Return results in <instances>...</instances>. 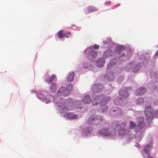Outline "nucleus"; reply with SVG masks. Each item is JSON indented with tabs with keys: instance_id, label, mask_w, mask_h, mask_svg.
<instances>
[{
	"instance_id": "nucleus-10",
	"label": "nucleus",
	"mask_w": 158,
	"mask_h": 158,
	"mask_svg": "<svg viewBox=\"0 0 158 158\" xmlns=\"http://www.w3.org/2000/svg\"><path fill=\"white\" fill-rule=\"evenodd\" d=\"M127 92V89H120L118 92L119 96L124 100L125 99L127 98L129 96Z\"/></svg>"
},
{
	"instance_id": "nucleus-45",
	"label": "nucleus",
	"mask_w": 158,
	"mask_h": 158,
	"mask_svg": "<svg viewBox=\"0 0 158 158\" xmlns=\"http://www.w3.org/2000/svg\"><path fill=\"white\" fill-rule=\"evenodd\" d=\"M156 88V87L155 86L154 87V88L155 89Z\"/></svg>"
},
{
	"instance_id": "nucleus-32",
	"label": "nucleus",
	"mask_w": 158,
	"mask_h": 158,
	"mask_svg": "<svg viewBox=\"0 0 158 158\" xmlns=\"http://www.w3.org/2000/svg\"><path fill=\"white\" fill-rule=\"evenodd\" d=\"M136 124L132 121H130L129 122V127L131 129H134L136 126Z\"/></svg>"
},
{
	"instance_id": "nucleus-14",
	"label": "nucleus",
	"mask_w": 158,
	"mask_h": 158,
	"mask_svg": "<svg viewBox=\"0 0 158 158\" xmlns=\"http://www.w3.org/2000/svg\"><path fill=\"white\" fill-rule=\"evenodd\" d=\"M108 109V107L105 103L102 102L100 103L98 111L100 113H103L106 112Z\"/></svg>"
},
{
	"instance_id": "nucleus-6",
	"label": "nucleus",
	"mask_w": 158,
	"mask_h": 158,
	"mask_svg": "<svg viewBox=\"0 0 158 158\" xmlns=\"http://www.w3.org/2000/svg\"><path fill=\"white\" fill-rule=\"evenodd\" d=\"M123 111L120 108L117 107H113L111 109L110 114L112 116L119 117L122 116Z\"/></svg>"
},
{
	"instance_id": "nucleus-26",
	"label": "nucleus",
	"mask_w": 158,
	"mask_h": 158,
	"mask_svg": "<svg viewBox=\"0 0 158 158\" xmlns=\"http://www.w3.org/2000/svg\"><path fill=\"white\" fill-rule=\"evenodd\" d=\"M113 54L112 51L110 49H108L105 52L104 56L107 57L111 56Z\"/></svg>"
},
{
	"instance_id": "nucleus-13",
	"label": "nucleus",
	"mask_w": 158,
	"mask_h": 158,
	"mask_svg": "<svg viewBox=\"0 0 158 158\" xmlns=\"http://www.w3.org/2000/svg\"><path fill=\"white\" fill-rule=\"evenodd\" d=\"M44 77L45 81L48 84L50 83L56 78V77L54 74L49 75L46 74Z\"/></svg>"
},
{
	"instance_id": "nucleus-43",
	"label": "nucleus",
	"mask_w": 158,
	"mask_h": 158,
	"mask_svg": "<svg viewBox=\"0 0 158 158\" xmlns=\"http://www.w3.org/2000/svg\"><path fill=\"white\" fill-rule=\"evenodd\" d=\"M125 53L124 52H122V55H121V56H125Z\"/></svg>"
},
{
	"instance_id": "nucleus-42",
	"label": "nucleus",
	"mask_w": 158,
	"mask_h": 158,
	"mask_svg": "<svg viewBox=\"0 0 158 158\" xmlns=\"http://www.w3.org/2000/svg\"><path fill=\"white\" fill-rule=\"evenodd\" d=\"M111 3V1H109V2H106L105 3V4H110Z\"/></svg>"
},
{
	"instance_id": "nucleus-28",
	"label": "nucleus",
	"mask_w": 158,
	"mask_h": 158,
	"mask_svg": "<svg viewBox=\"0 0 158 158\" xmlns=\"http://www.w3.org/2000/svg\"><path fill=\"white\" fill-rule=\"evenodd\" d=\"M74 76V73L72 72L70 73L68 76L67 81L68 82H71L73 81Z\"/></svg>"
},
{
	"instance_id": "nucleus-16",
	"label": "nucleus",
	"mask_w": 158,
	"mask_h": 158,
	"mask_svg": "<svg viewBox=\"0 0 158 158\" xmlns=\"http://www.w3.org/2000/svg\"><path fill=\"white\" fill-rule=\"evenodd\" d=\"M93 130V128L91 126L85 127L82 131V135L84 136H86L89 135Z\"/></svg>"
},
{
	"instance_id": "nucleus-9",
	"label": "nucleus",
	"mask_w": 158,
	"mask_h": 158,
	"mask_svg": "<svg viewBox=\"0 0 158 158\" xmlns=\"http://www.w3.org/2000/svg\"><path fill=\"white\" fill-rule=\"evenodd\" d=\"M144 119L143 117H139L137 118L138 122L137 127L139 129H141L144 127L146 122L144 121Z\"/></svg>"
},
{
	"instance_id": "nucleus-47",
	"label": "nucleus",
	"mask_w": 158,
	"mask_h": 158,
	"mask_svg": "<svg viewBox=\"0 0 158 158\" xmlns=\"http://www.w3.org/2000/svg\"><path fill=\"white\" fill-rule=\"evenodd\" d=\"M157 111L158 112V111Z\"/></svg>"
},
{
	"instance_id": "nucleus-29",
	"label": "nucleus",
	"mask_w": 158,
	"mask_h": 158,
	"mask_svg": "<svg viewBox=\"0 0 158 158\" xmlns=\"http://www.w3.org/2000/svg\"><path fill=\"white\" fill-rule=\"evenodd\" d=\"M63 31L61 30L60 31L57 33L58 37L60 39H62L65 36L66 34H63Z\"/></svg>"
},
{
	"instance_id": "nucleus-35",
	"label": "nucleus",
	"mask_w": 158,
	"mask_h": 158,
	"mask_svg": "<svg viewBox=\"0 0 158 158\" xmlns=\"http://www.w3.org/2000/svg\"><path fill=\"white\" fill-rule=\"evenodd\" d=\"M126 125V123H124L121 124L120 128L123 131H124L125 129V127Z\"/></svg>"
},
{
	"instance_id": "nucleus-24",
	"label": "nucleus",
	"mask_w": 158,
	"mask_h": 158,
	"mask_svg": "<svg viewBox=\"0 0 158 158\" xmlns=\"http://www.w3.org/2000/svg\"><path fill=\"white\" fill-rule=\"evenodd\" d=\"M54 100V103H55V100L54 99L53 96L51 95H48L45 99H44L46 103H48L51 102V101Z\"/></svg>"
},
{
	"instance_id": "nucleus-25",
	"label": "nucleus",
	"mask_w": 158,
	"mask_h": 158,
	"mask_svg": "<svg viewBox=\"0 0 158 158\" xmlns=\"http://www.w3.org/2000/svg\"><path fill=\"white\" fill-rule=\"evenodd\" d=\"M58 86L55 82H52L50 85V89L52 92H55L57 90Z\"/></svg>"
},
{
	"instance_id": "nucleus-12",
	"label": "nucleus",
	"mask_w": 158,
	"mask_h": 158,
	"mask_svg": "<svg viewBox=\"0 0 158 158\" xmlns=\"http://www.w3.org/2000/svg\"><path fill=\"white\" fill-rule=\"evenodd\" d=\"M98 54V52L94 50H90L87 56L88 59L89 60H92L94 58H96Z\"/></svg>"
},
{
	"instance_id": "nucleus-37",
	"label": "nucleus",
	"mask_w": 158,
	"mask_h": 158,
	"mask_svg": "<svg viewBox=\"0 0 158 158\" xmlns=\"http://www.w3.org/2000/svg\"><path fill=\"white\" fill-rule=\"evenodd\" d=\"M94 48L95 49H98L99 48V46L97 44H95L94 46Z\"/></svg>"
},
{
	"instance_id": "nucleus-21",
	"label": "nucleus",
	"mask_w": 158,
	"mask_h": 158,
	"mask_svg": "<svg viewBox=\"0 0 158 158\" xmlns=\"http://www.w3.org/2000/svg\"><path fill=\"white\" fill-rule=\"evenodd\" d=\"M104 76L109 81L113 80L114 78V73L113 72H109L106 75H105Z\"/></svg>"
},
{
	"instance_id": "nucleus-22",
	"label": "nucleus",
	"mask_w": 158,
	"mask_h": 158,
	"mask_svg": "<svg viewBox=\"0 0 158 158\" xmlns=\"http://www.w3.org/2000/svg\"><path fill=\"white\" fill-rule=\"evenodd\" d=\"M124 101L123 98L121 97H118L114 100V102L115 105L119 106L122 105Z\"/></svg>"
},
{
	"instance_id": "nucleus-1",
	"label": "nucleus",
	"mask_w": 158,
	"mask_h": 158,
	"mask_svg": "<svg viewBox=\"0 0 158 158\" xmlns=\"http://www.w3.org/2000/svg\"><path fill=\"white\" fill-rule=\"evenodd\" d=\"M102 129L98 131L99 134L102 136H108L114 137L115 136L114 131H110V125L108 123L104 122L102 125Z\"/></svg>"
},
{
	"instance_id": "nucleus-40",
	"label": "nucleus",
	"mask_w": 158,
	"mask_h": 158,
	"mask_svg": "<svg viewBox=\"0 0 158 158\" xmlns=\"http://www.w3.org/2000/svg\"><path fill=\"white\" fill-rule=\"evenodd\" d=\"M66 34L65 35V36L66 38H68L69 36L67 35V34H70V32H68L67 33H66Z\"/></svg>"
},
{
	"instance_id": "nucleus-44",
	"label": "nucleus",
	"mask_w": 158,
	"mask_h": 158,
	"mask_svg": "<svg viewBox=\"0 0 158 158\" xmlns=\"http://www.w3.org/2000/svg\"><path fill=\"white\" fill-rule=\"evenodd\" d=\"M148 158H154V157L152 156H148Z\"/></svg>"
},
{
	"instance_id": "nucleus-23",
	"label": "nucleus",
	"mask_w": 158,
	"mask_h": 158,
	"mask_svg": "<svg viewBox=\"0 0 158 158\" xmlns=\"http://www.w3.org/2000/svg\"><path fill=\"white\" fill-rule=\"evenodd\" d=\"M92 99L89 95L85 96L82 99V101L86 104H89L92 101Z\"/></svg>"
},
{
	"instance_id": "nucleus-2",
	"label": "nucleus",
	"mask_w": 158,
	"mask_h": 158,
	"mask_svg": "<svg viewBox=\"0 0 158 158\" xmlns=\"http://www.w3.org/2000/svg\"><path fill=\"white\" fill-rule=\"evenodd\" d=\"M81 102V101H77V102H72V100L71 98H68L66 101L64 98H60L58 101V102H56V104L57 106L61 107L65 103L67 104L68 103V105L69 106V105L71 106L72 105L73 106H75L76 107H79L77 106V104H80Z\"/></svg>"
},
{
	"instance_id": "nucleus-46",
	"label": "nucleus",
	"mask_w": 158,
	"mask_h": 158,
	"mask_svg": "<svg viewBox=\"0 0 158 158\" xmlns=\"http://www.w3.org/2000/svg\"><path fill=\"white\" fill-rule=\"evenodd\" d=\"M116 60H115V61L114 62H116Z\"/></svg>"
},
{
	"instance_id": "nucleus-27",
	"label": "nucleus",
	"mask_w": 158,
	"mask_h": 158,
	"mask_svg": "<svg viewBox=\"0 0 158 158\" xmlns=\"http://www.w3.org/2000/svg\"><path fill=\"white\" fill-rule=\"evenodd\" d=\"M119 123L117 121H115L113 122L112 124V127L113 129H115L119 128Z\"/></svg>"
},
{
	"instance_id": "nucleus-30",
	"label": "nucleus",
	"mask_w": 158,
	"mask_h": 158,
	"mask_svg": "<svg viewBox=\"0 0 158 158\" xmlns=\"http://www.w3.org/2000/svg\"><path fill=\"white\" fill-rule=\"evenodd\" d=\"M144 102V99L143 98H140L137 99L135 101V103L137 105H141Z\"/></svg>"
},
{
	"instance_id": "nucleus-38",
	"label": "nucleus",
	"mask_w": 158,
	"mask_h": 158,
	"mask_svg": "<svg viewBox=\"0 0 158 158\" xmlns=\"http://www.w3.org/2000/svg\"><path fill=\"white\" fill-rule=\"evenodd\" d=\"M88 66V64L87 63H84L82 64V67L85 68H87Z\"/></svg>"
},
{
	"instance_id": "nucleus-39",
	"label": "nucleus",
	"mask_w": 158,
	"mask_h": 158,
	"mask_svg": "<svg viewBox=\"0 0 158 158\" xmlns=\"http://www.w3.org/2000/svg\"><path fill=\"white\" fill-rule=\"evenodd\" d=\"M103 42L104 44H108V42L107 40H104L103 41Z\"/></svg>"
},
{
	"instance_id": "nucleus-34",
	"label": "nucleus",
	"mask_w": 158,
	"mask_h": 158,
	"mask_svg": "<svg viewBox=\"0 0 158 158\" xmlns=\"http://www.w3.org/2000/svg\"><path fill=\"white\" fill-rule=\"evenodd\" d=\"M152 78H158V73H156L151 72L150 74Z\"/></svg>"
},
{
	"instance_id": "nucleus-7",
	"label": "nucleus",
	"mask_w": 158,
	"mask_h": 158,
	"mask_svg": "<svg viewBox=\"0 0 158 158\" xmlns=\"http://www.w3.org/2000/svg\"><path fill=\"white\" fill-rule=\"evenodd\" d=\"M105 97L104 94L101 95L96 97L92 101V104L93 106L97 105L98 103L103 102V100Z\"/></svg>"
},
{
	"instance_id": "nucleus-20",
	"label": "nucleus",
	"mask_w": 158,
	"mask_h": 158,
	"mask_svg": "<svg viewBox=\"0 0 158 158\" xmlns=\"http://www.w3.org/2000/svg\"><path fill=\"white\" fill-rule=\"evenodd\" d=\"M151 146L150 145H147L145 146L143 149L141 151V152L143 154V152H145V153L148 155V156H150V154L151 152L150 151V147Z\"/></svg>"
},
{
	"instance_id": "nucleus-41",
	"label": "nucleus",
	"mask_w": 158,
	"mask_h": 158,
	"mask_svg": "<svg viewBox=\"0 0 158 158\" xmlns=\"http://www.w3.org/2000/svg\"><path fill=\"white\" fill-rule=\"evenodd\" d=\"M158 55V50L156 51V52L155 56H157Z\"/></svg>"
},
{
	"instance_id": "nucleus-19",
	"label": "nucleus",
	"mask_w": 158,
	"mask_h": 158,
	"mask_svg": "<svg viewBox=\"0 0 158 158\" xmlns=\"http://www.w3.org/2000/svg\"><path fill=\"white\" fill-rule=\"evenodd\" d=\"M105 60L104 58L101 57L98 59L96 65L98 67H102L105 64Z\"/></svg>"
},
{
	"instance_id": "nucleus-8",
	"label": "nucleus",
	"mask_w": 158,
	"mask_h": 158,
	"mask_svg": "<svg viewBox=\"0 0 158 158\" xmlns=\"http://www.w3.org/2000/svg\"><path fill=\"white\" fill-rule=\"evenodd\" d=\"M144 112L146 117L147 118H151L153 115V111L150 106H148L146 107Z\"/></svg>"
},
{
	"instance_id": "nucleus-11",
	"label": "nucleus",
	"mask_w": 158,
	"mask_h": 158,
	"mask_svg": "<svg viewBox=\"0 0 158 158\" xmlns=\"http://www.w3.org/2000/svg\"><path fill=\"white\" fill-rule=\"evenodd\" d=\"M103 85L101 84H96L93 85L92 89L94 92H99L103 89Z\"/></svg>"
},
{
	"instance_id": "nucleus-17",
	"label": "nucleus",
	"mask_w": 158,
	"mask_h": 158,
	"mask_svg": "<svg viewBox=\"0 0 158 158\" xmlns=\"http://www.w3.org/2000/svg\"><path fill=\"white\" fill-rule=\"evenodd\" d=\"M98 9L96 7L93 6H89L85 10V14H88L93 12L96 11Z\"/></svg>"
},
{
	"instance_id": "nucleus-3",
	"label": "nucleus",
	"mask_w": 158,
	"mask_h": 158,
	"mask_svg": "<svg viewBox=\"0 0 158 158\" xmlns=\"http://www.w3.org/2000/svg\"><path fill=\"white\" fill-rule=\"evenodd\" d=\"M72 89V85L69 84L67 85L66 87L62 86L59 89L57 93V95L60 96L62 95L64 97L67 96L70 93Z\"/></svg>"
},
{
	"instance_id": "nucleus-33",
	"label": "nucleus",
	"mask_w": 158,
	"mask_h": 158,
	"mask_svg": "<svg viewBox=\"0 0 158 158\" xmlns=\"http://www.w3.org/2000/svg\"><path fill=\"white\" fill-rule=\"evenodd\" d=\"M111 97L110 96H108L106 97H105L104 99L103 100V103L106 104L111 99Z\"/></svg>"
},
{
	"instance_id": "nucleus-31",
	"label": "nucleus",
	"mask_w": 158,
	"mask_h": 158,
	"mask_svg": "<svg viewBox=\"0 0 158 158\" xmlns=\"http://www.w3.org/2000/svg\"><path fill=\"white\" fill-rule=\"evenodd\" d=\"M69 110L68 108L65 106H64L61 109L60 111L61 113H64L67 112Z\"/></svg>"
},
{
	"instance_id": "nucleus-5",
	"label": "nucleus",
	"mask_w": 158,
	"mask_h": 158,
	"mask_svg": "<svg viewBox=\"0 0 158 158\" xmlns=\"http://www.w3.org/2000/svg\"><path fill=\"white\" fill-rule=\"evenodd\" d=\"M141 67V63H137L136 64L134 62H131L126 65V68L127 70H129V69H132L133 72L135 73L137 72Z\"/></svg>"
},
{
	"instance_id": "nucleus-15",
	"label": "nucleus",
	"mask_w": 158,
	"mask_h": 158,
	"mask_svg": "<svg viewBox=\"0 0 158 158\" xmlns=\"http://www.w3.org/2000/svg\"><path fill=\"white\" fill-rule=\"evenodd\" d=\"M64 116L66 118L69 120L77 119L78 117L77 115L73 113H66L64 114Z\"/></svg>"
},
{
	"instance_id": "nucleus-4",
	"label": "nucleus",
	"mask_w": 158,
	"mask_h": 158,
	"mask_svg": "<svg viewBox=\"0 0 158 158\" xmlns=\"http://www.w3.org/2000/svg\"><path fill=\"white\" fill-rule=\"evenodd\" d=\"M105 121V120L103 119L102 116H99L98 118H97L96 115H94L89 117L87 121V123L89 125L94 123L98 124L102 123V122H104Z\"/></svg>"
},
{
	"instance_id": "nucleus-36",
	"label": "nucleus",
	"mask_w": 158,
	"mask_h": 158,
	"mask_svg": "<svg viewBox=\"0 0 158 158\" xmlns=\"http://www.w3.org/2000/svg\"><path fill=\"white\" fill-rule=\"evenodd\" d=\"M113 64H112L111 62L108 64L107 65V70H110V68L112 67H113Z\"/></svg>"
},
{
	"instance_id": "nucleus-18",
	"label": "nucleus",
	"mask_w": 158,
	"mask_h": 158,
	"mask_svg": "<svg viewBox=\"0 0 158 158\" xmlns=\"http://www.w3.org/2000/svg\"><path fill=\"white\" fill-rule=\"evenodd\" d=\"M146 91V89L143 87L138 88L135 91V94L137 95H141L144 94Z\"/></svg>"
}]
</instances>
